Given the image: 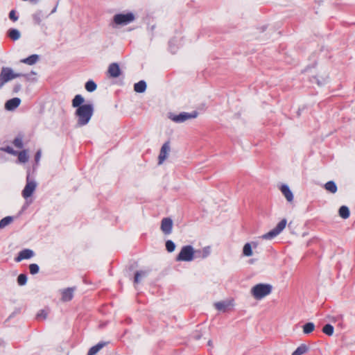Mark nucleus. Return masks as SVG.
Segmentation results:
<instances>
[{"instance_id": "obj_38", "label": "nucleus", "mask_w": 355, "mask_h": 355, "mask_svg": "<svg viewBox=\"0 0 355 355\" xmlns=\"http://www.w3.org/2000/svg\"><path fill=\"white\" fill-rule=\"evenodd\" d=\"M30 272L32 275H35L39 272V266L36 263H31L29 266Z\"/></svg>"}, {"instance_id": "obj_4", "label": "nucleus", "mask_w": 355, "mask_h": 355, "mask_svg": "<svg viewBox=\"0 0 355 355\" xmlns=\"http://www.w3.org/2000/svg\"><path fill=\"white\" fill-rule=\"evenodd\" d=\"M196 257V250L191 245H186L182 248L179 252V260L191 261Z\"/></svg>"}, {"instance_id": "obj_13", "label": "nucleus", "mask_w": 355, "mask_h": 355, "mask_svg": "<svg viewBox=\"0 0 355 355\" xmlns=\"http://www.w3.org/2000/svg\"><path fill=\"white\" fill-rule=\"evenodd\" d=\"M75 287L67 288L61 291L62 294V301L63 302H69L72 300L73 297V292L75 291Z\"/></svg>"}, {"instance_id": "obj_16", "label": "nucleus", "mask_w": 355, "mask_h": 355, "mask_svg": "<svg viewBox=\"0 0 355 355\" xmlns=\"http://www.w3.org/2000/svg\"><path fill=\"white\" fill-rule=\"evenodd\" d=\"M198 116L197 111H193L190 113L182 112L179 114V122H184L187 120L196 119Z\"/></svg>"}, {"instance_id": "obj_3", "label": "nucleus", "mask_w": 355, "mask_h": 355, "mask_svg": "<svg viewBox=\"0 0 355 355\" xmlns=\"http://www.w3.org/2000/svg\"><path fill=\"white\" fill-rule=\"evenodd\" d=\"M272 291V286L267 284H258L251 289V293L256 300H261L269 295Z\"/></svg>"}, {"instance_id": "obj_37", "label": "nucleus", "mask_w": 355, "mask_h": 355, "mask_svg": "<svg viewBox=\"0 0 355 355\" xmlns=\"http://www.w3.org/2000/svg\"><path fill=\"white\" fill-rule=\"evenodd\" d=\"M27 282V276L25 274H20L17 277V283L19 286H24Z\"/></svg>"}, {"instance_id": "obj_34", "label": "nucleus", "mask_w": 355, "mask_h": 355, "mask_svg": "<svg viewBox=\"0 0 355 355\" xmlns=\"http://www.w3.org/2000/svg\"><path fill=\"white\" fill-rule=\"evenodd\" d=\"M322 331L327 336H332L334 334V327L332 325L327 324L323 327Z\"/></svg>"}, {"instance_id": "obj_31", "label": "nucleus", "mask_w": 355, "mask_h": 355, "mask_svg": "<svg viewBox=\"0 0 355 355\" xmlns=\"http://www.w3.org/2000/svg\"><path fill=\"white\" fill-rule=\"evenodd\" d=\"M13 221V217L6 216L0 220V229L4 228Z\"/></svg>"}, {"instance_id": "obj_29", "label": "nucleus", "mask_w": 355, "mask_h": 355, "mask_svg": "<svg viewBox=\"0 0 355 355\" xmlns=\"http://www.w3.org/2000/svg\"><path fill=\"white\" fill-rule=\"evenodd\" d=\"M169 50L173 54H175L178 51V40L173 38L169 41Z\"/></svg>"}, {"instance_id": "obj_22", "label": "nucleus", "mask_w": 355, "mask_h": 355, "mask_svg": "<svg viewBox=\"0 0 355 355\" xmlns=\"http://www.w3.org/2000/svg\"><path fill=\"white\" fill-rule=\"evenodd\" d=\"M38 60L39 56L36 54H33L26 58L21 60V62L28 65H33L35 64Z\"/></svg>"}, {"instance_id": "obj_25", "label": "nucleus", "mask_w": 355, "mask_h": 355, "mask_svg": "<svg viewBox=\"0 0 355 355\" xmlns=\"http://www.w3.org/2000/svg\"><path fill=\"white\" fill-rule=\"evenodd\" d=\"M148 274L147 270H139L137 271L135 275V283L138 284L140 282L142 278L146 277Z\"/></svg>"}, {"instance_id": "obj_1", "label": "nucleus", "mask_w": 355, "mask_h": 355, "mask_svg": "<svg viewBox=\"0 0 355 355\" xmlns=\"http://www.w3.org/2000/svg\"><path fill=\"white\" fill-rule=\"evenodd\" d=\"M85 98L80 94L74 96L71 102L73 107H76L74 115L77 119L76 126L82 127L88 124L94 114L92 104H83Z\"/></svg>"}, {"instance_id": "obj_41", "label": "nucleus", "mask_w": 355, "mask_h": 355, "mask_svg": "<svg viewBox=\"0 0 355 355\" xmlns=\"http://www.w3.org/2000/svg\"><path fill=\"white\" fill-rule=\"evenodd\" d=\"M2 150L9 154L14 155H16L18 153L17 151L15 150L12 147H10V146H7L4 148H2Z\"/></svg>"}, {"instance_id": "obj_18", "label": "nucleus", "mask_w": 355, "mask_h": 355, "mask_svg": "<svg viewBox=\"0 0 355 355\" xmlns=\"http://www.w3.org/2000/svg\"><path fill=\"white\" fill-rule=\"evenodd\" d=\"M234 305L233 300H228L225 302H218L214 304L215 308L218 311H225L227 308Z\"/></svg>"}, {"instance_id": "obj_35", "label": "nucleus", "mask_w": 355, "mask_h": 355, "mask_svg": "<svg viewBox=\"0 0 355 355\" xmlns=\"http://www.w3.org/2000/svg\"><path fill=\"white\" fill-rule=\"evenodd\" d=\"M307 351V347L305 345L298 347L293 353L292 355H302Z\"/></svg>"}, {"instance_id": "obj_6", "label": "nucleus", "mask_w": 355, "mask_h": 355, "mask_svg": "<svg viewBox=\"0 0 355 355\" xmlns=\"http://www.w3.org/2000/svg\"><path fill=\"white\" fill-rule=\"evenodd\" d=\"M37 187V183L34 180L30 178V175L28 174L26 177V184L21 192L22 196L27 199L31 197L32 194L34 193Z\"/></svg>"}, {"instance_id": "obj_12", "label": "nucleus", "mask_w": 355, "mask_h": 355, "mask_svg": "<svg viewBox=\"0 0 355 355\" xmlns=\"http://www.w3.org/2000/svg\"><path fill=\"white\" fill-rule=\"evenodd\" d=\"M34 256V252L30 249H24L19 252L18 256L15 258L17 262H20L24 259H31Z\"/></svg>"}, {"instance_id": "obj_32", "label": "nucleus", "mask_w": 355, "mask_h": 355, "mask_svg": "<svg viewBox=\"0 0 355 355\" xmlns=\"http://www.w3.org/2000/svg\"><path fill=\"white\" fill-rule=\"evenodd\" d=\"M85 87L87 92H92L96 89L97 85L93 80H90L85 83Z\"/></svg>"}, {"instance_id": "obj_39", "label": "nucleus", "mask_w": 355, "mask_h": 355, "mask_svg": "<svg viewBox=\"0 0 355 355\" xmlns=\"http://www.w3.org/2000/svg\"><path fill=\"white\" fill-rule=\"evenodd\" d=\"M13 144L15 147L21 148L23 147L22 139L20 137H16L13 141Z\"/></svg>"}, {"instance_id": "obj_43", "label": "nucleus", "mask_w": 355, "mask_h": 355, "mask_svg": "<svg viewBox=\"0 0 355 355\" xmlns=\"http://www.w3.org/2000/svg\"><path fill=\"white\" fill-rule=\"evenodd\" d=\"M47 317V313L44 310H41L37 314V318H43L46 319Z\"/></svg>"}, {"instance_id": "obj_15", "label": "nucleus", "mask_w": 355, "mask_h": 355, "mask_svg": "<svg viewBox=\"0 0 355 355\" xmlns=\"http://www.w3.org/2000/svg\"><path fill=\"white\" fill-rule=\"evenodd\" d=\"M280 191L284 196L288 202L293 201V194L290 188L286 184H283L280 187Z\"/></svg>"}, {"instance_id": "obj_5", "label": "nucleus", "mask_w": 355, "mask_h": 355, "mask_svg": "<svg viewBox=\"0 0 355 355\" xmlns=\"http://www.w3.org/2000/svg\"><path fill=\"white\" fill-rule=\"evenodd\" d=\"M135 17L133 13L116 14L113 17V21L116 25L125 26L129 24L135 20Z\"/></svg>"}, {"instance_id": "obj_36", "label": "nucleus", "mask_w": 355, "mask_h": 355, "mask_svg": "<svg viewBox=\"0 0 355 355\" xmlns=\"http://www.w3.org/2000/svg\"><path fill=\"white\" fill-rule=\"evenodd\" d=\"M175 244L171 240L166 242V248L168 252H172L175 250Z\"/></svg>"}, {"instance_id": "obj_21", "label": "nucleus", "mask_w": 355, "mask_h": 355, "mask_svg": "<svg viewBox=\"0 0 355 355\" xmlns=\"http://www.w3.org/2000/svg\"><path fill=\"white\" fill-rule=\"evenodd\" d=\"M32 17H33L34 23L36 24H40L41 23L42 20L44 18H46L48 17V15L45 16L42 10H37L33 15Z\"/></svg>"}, {"instance_id": "obj_20", "label": "nucleus", "mask_w": 355, "mask_h": 355, "mask_svg": "<svg viewBox=\"0 0 355 355\" xmlns=\"http://www.w3.org/2000/svg\"><path fill=\"white\" fill-rule=\"evenodd\" d=\"M106 345H107L106 342H100V343H98L97 345L92 347L89 349L87 355H95L96 353H98Z\"/></svg>"}, {"instance_id": "obj_42", "label": "nucleus", "mask_w": 355, "mask_h": 355, "mask_svg": "<svg viewBox=\"0 0 355 355\" xmlns=\"http://www.w3.org/2000/svg\"><path fill=\"white\" fill-rule=\"evenodd\" d=\"M9 18L13 21H16L18 19V16L16 15L15 10H12L10 12Z\"/></svg>"}, {"instance_id": "obj_23", "label": "nucleus", "mask_w": 355, "mask_h": 355, "mask_svg": "<svg viewBox=\"0 0 355 355\" xmlns=\"http://www.w3.org/2000/svg\"><path fill=\"white\" fill-rule=\"evenodd\" d=\"M134 89L136 92L143 93L146 89V83L144 80H140L135 83L134 85Z\"/></svg>"}, {"instance_id": "obj_7", "label": "nucleus", "mask_w": 355, "mask_h": 355, "mask_svg": "<svg viewBox=\"0 0 355 355\" xmlns=\"http://www.w3.org/2000/svg\"><path fill=\"white\" fill-rule=\"evenodd\" d=\"M329 73L324 70H320L315 73L311 78V81L315 83L318 86L321 87L326 85L329 82Z\"/></svg>"}, {"instance_id": "obj_48", "label": "nucleus", "mask_w": 355, "mask_h": 355, "mask_svg": "<svg viewBox=\"0 0 355 355\" xmlns=\"http://www.w3.org/2000/svg\"><path fill=\"white\" fill-rule=\"evenodd\" d=\"M56 9H57V6H55V7L52 10V11H51V13L52 14V13L55 12H56Z\"/></svg>"}, {"instance_id": "obj_11", "label": "nucleus", "mask_w": 355, "mask_h": 355, "mask_svg": "<svg viewBox=\"0 0 355 355\" xmlns=\"http://www.w3.org/2000/svg\"><path fill=\"white\" fill-rule=\"evenodd\" d=\"M107 73L111 78H118L121 73L119 65L115 62L110 64L107 69Z\"/></svg>"}, {"instance_id": "obj_27", "label": "nucleus", "mask_w": 355, "mask_h": 355, "mask_svg": "<svg viewBox=\"0 0 355 355\" xmlns=\"http://www.w3.org/2000/svg\"><path fill=\"white\" fill-rule=\"evenodd\" d=\"M324 189L331 193H335L337 191V186L333 181L327 182L324 184Z\"/></svg>"}, {"instance_id": "obj_40", "label": "nucleus", "mask_w": 355, "mask_h": 355, "mask_svg": "<svg viewBox=\"0 0 355 355\" xmlns=\"http://www.w3.org/2000/svg\"><path fill=\"white\" fill-rule=\"evenodd\" d=\"M267 28H268L267 24L259 25L256 28L257 33H259V34L263 33L267 30Z\"/></svg>"}, {"instance_id": "obj_49", "label": "nucleus", "mask_w": 355, "mask_h": 355, "mask_svg": "<svg viewBox=\"0 0 355 355\" xmlns=\"http://www.w3.org/2000/svg\"><path fill=\"white\" fill-rule=\"evenodd\" d=\"M31 73H32V74H34V75H35V74H36V73H35V72H34V71H31Z\"/></svg>"}, {"instance_id": "obj_10", "label": "nucleus", "mask_w": 355, "mask_h": 355, "mask_svg": "<svg viewBox=\"0 0 355 355\" xmlns=\"http://www.w3.org/2000/svg\"><path fill=\"white\" fill-rule=\"evenodd\" d=\"M172 227H173V221L169 218H164L162 219L161 222V230L162 232L168 235L172 232Z\"/></svg>"}, {"instance_id": "obj_33", "label": "nucleus", "mask_w": 355, "mask_h": 355, "mask_svg": "<svg viewBox=\"0 0 355 355\" xmlns=\"http://www.w3.org/2000/svg\"><path fill=\"white\" fill-rule=\"evenodd\" d=\"M18 159L21 163H26L28 160V156L26 150H22L19 153H17Z\"/></svg>"}, {"instance_id": "obj_47", "label": "nucleus", "mask_w": 355, "mask_h": 355, "mask_svg": "<svg viewBox=\"0 0 355 355\" xmlns=\"http://www.w3.org/2000/svg\"><path fill=\"white\" fill-rule=\"evenodd\" d=\"M207 345L210 347H212L213 346V343L211 340H209L208 343H207Z\"/></svg>"}, {"instance_id": "obj_19", "label": "nucleus", "mask_w": 355, "mask_h": 355, "mask_svg": "<svg viewBox=\"0 0 355 355\" xmlns=\"http://www.w3.org/2000/svg\"><path fill=\"white\" fill-rule=\"evenodd\" d=\"M106 345H107L106 342H100V343H98L97 345L92 347L89 349L87 355H95L96 353H98Z\"/></svg>"}, {"instance_id": "obj_2", "label": "nucleus", "mask_w": 355, "mask_h": 355, "mask_svg": "<svg viewBox=\"0 0 355 355\" xmlns=\"http://www.w3.org/2000/svg\"><path fill=\"white\" fill-rule=\"evenodd\" d=\"M21 76H27L26 74L14 73L10 67H2L0 72V89L10 80Z\"/></svg>"}, {"instance_id": "obj_26", "label": "nucleus", "mask_w": 355, "mask_h": 355, "mask_svg": "<svg viewBox=\"0 0 355 355\" xmlns=\"http://www.w3.org/2000/svg\"><path fill=\"white\" fill-rule=\"evenodd\" d=\"M339 216L344 218L347 219L349 217V209L347 206H341L338 210Z\"/></svg>"}, {"instance_id": "obj_9", "label": "nucleus", "mask_w": 355, "mask_h": 355, "mask_svg": "<svg viewBox=\"0 0 355 355\" xmlns=\"http://www.w3.org/2000/svg\"><path fill=\"white\" fill-rule=\"evenodd\" d=\"M170 143L169 141L165 142L161 148L160 153L158 157V164H162L167 158L170 152Z\"/></svg>"}, {"instance_id": "obj_14", "label": "nucleus", "mask_w": 355, "mask_h": 355, "mask_svg": "<svg viewBox=\"0 0 355 355\" xmlns=\"http://www.w3.org/2000/svg\"><path fill=\"white\" fill-rule=\"evenodd\" d=\"M258 244L257 242L247 243L243 248V255L245 257H250L253 254L252 248H256Z\"/></svg>"}, {"instance_id": "obj_46", "label": "nucleus", "mask_w": 355, "mask_h": 355, "mask_svg": "<svg viewBox=\"0 0 355 355\" xmlns=\"http://www.w3.org/2000/svg\"><path fill=\"white\" fill-rule=\"evenodd\" d=\"M169 118L171 119L173 121L178 122V115L170 114Z\"/></svg>"}, {"instance_id": "obj_30", "label": "nucleus", "mask_w": 355, "mask_h": 355, "mask_svg": "<svg viewBox=\"0 0 355 355\" xmlns=\"http://www.w3.org/2000/svg\"><path fill=\"white\" fill-rule=\"evenodd\" d=\"M314 329H315V325L313 322L306 323L303 326V332L305 334H309L313 332L314 331Z\"/></svg>"}, {"instance_id": "obj_24", "label": "nucleus", "mask_w": 355, "mask_h": 355, "mask_svg": "<svg viewBox=\"0 0 355 355\" xmlns=\"http://www.w3.org/2000/svg\"><path fill=\"white\" fill-rule=\"evenodd\" d=\"M8 37L12 40H17L20 38L21 34L20 32L15 28H11L8 31Z\"/></svg>"}, {"instance_id": "obj_44", "label": "nucleus", "mask_w": 355, "mask_h": 355, "mask_svg": "<svg viewBox=\"0 0 355 355\" xmlns=\"http://www.w3.org/2000/svg\"><path fill=\"white\" fill-rule=\"evenodd\" d=\"M41 155H42V151H41V150H38L35 156V161L37 164L39 163V162L40 160Z\"/></svg>"}, {"instance_id": "obj_45", "label": "nucleus", "mask_w": 355, "mask_h": 355, "mask_svg": "<svg viewBox=\"0 0 355 355\" xmlns=\"http://www.w3.org/2000/svg\"><path fill=\"white\" fill-rule=\"evenodd\" d=\"M21 85L17 84L14 86L13 91H14V92L17 93L21 89Z\"/></svg>"}, {"instance_id": "obj_8", "label": "nucleus", "mask_w": 355, "mask_h": 355, "mask_svg": "<svg viewBox=\"0 0 355 355\" xmlns=\"http://www.w3.org/2000/svg\"><path fill=\"white\" fill-rule=\"evenodd\" d=\"M286 219H282L273 230L263 235L262 238L264 239H270L276 236L286 227Z\"/></svg>"}, {"instance_id": "obj_28", "label": "nucleus", "mask_w": 355, "mask_h": 355, "mask_svg": "<svg viewBox=\"0 0 355 355\" xmlns=\"http://www.w3.org/2000/svg\"><path fill=\"white\" fill-rule=\"evenodd\" d=\"M196 252V257H202L205 258L207 257L209 253H210V248L209 247H205L201 250H197Z\"/></svg>"}, {"instance_id": "obj_17", "label": "nucleus", "mask_w": 355, "mask_h": 355, "mask_svg": "<svg viewBox=\"0 0 355 355\" xmlns=\"http://www.w3.org/2000/svg\"><path fill=\"white\" fill-rule=\"evenodd\" d=\"M21 103L19 98H13L8 100L5 104V108L8 110H13L17 108Z\"/></svg>"}]
</instances>
